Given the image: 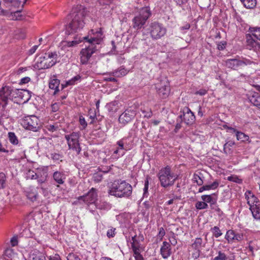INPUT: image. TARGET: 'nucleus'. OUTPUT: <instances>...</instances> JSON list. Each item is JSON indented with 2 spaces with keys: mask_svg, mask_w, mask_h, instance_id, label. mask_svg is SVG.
Masks as SVG:
<instances>
[{
  "mask_svg": "<svg viewBox=\"0 0 260 260\" xmlns=\"http://www.w3.org/2000/svg\"><path fill=\"white\" fill-rule=\"evenodd\" d=\"M228 180L230 181H233L236 183H240L241 182V180L237 176H230L228 177Z\"/></svg>",
  "mask_w": 260,
  "mask_h": 260,
  "instance_id": "bf43d9fd",
  "label": "nucleus"
},
{
  "mask_svg": "<svg viewBox=\"0 0 260 260\" xmlns=\"http://www.w3.org/2000/svg\"><path fill=\"white\" fill-rule=\"evenodd\" d=\"M218 255L213 260H232L222 251L219 250L217 252Z\"/></svg>",
  "mask_w": 260,
  "mask_h": 260,
  "instance_id": "49530a36",
  "label": "nucleus"
},
{
  "mask_svg": "<svg viewBox=\"0 0 260 260\" xmlns=\"http://www.w3.org/2000/svg\"><path fill=\"white\" fill-rule=\"evenodd\" d=\"M80 136L79 132H75L65 135V139L67 140L69 149L75 152L77 154H79L81 151L79 142Z\"/></svg>",
  "mask_w": 260,
  "mask_h": 260,
  "instance_id": "6e6552de",
  "label": "nucleus"
},
{
  "mask_svg": "<svg viewBox=\"0 0 260 260\" xmlns=\"http://www.w3.org/2000/svg\"><path fill=\"white\" fill-rule=\"evenodd\" d=\"M150 37L153 40H157L161 39L167 34V28L164 25L157 22L151 23L148 28Z\"/></svg>",
  "mask_w": 260,
  "mask_h": 260,
  "instance_id": "0eeeda50",
  "label": "nucleus"
},
{
  "mask_svg": "<svg viewBox=\"0 0 260 260\" xmlns=\"http://www.w3.org/2000/svg\"><path fill=\"white\" fill-rule=\"evenodd\" d=\"M226 42L225 41H221L217 44V49L219 50H223L225 48Z\"/></svg>",
  "mask_w": 260,
  "mask_h": 260,
  "instance_id": "e2e57ef3",
  "label": "nucleus"
},
{
  "mask_svg": "<svg viewBox=\"0 0 260 260\" xmlns=\"http://www.w3.org/2000/svg\"><path fill=\"white\" fill-rule=\"evenodd\" d=\"M6 181V175L3 172L0 173V189H3L5 187V183Z\"/></svg>",
  "mask_w": 260,
  "mask_h": 260,
  "instance_id": "8fccbe9b",
  "label": "nucleus"
},
{
  "mask_svg": "<svg viewBox=\"0 0 260 260\" xmlns=\"http://www.w3.org/2000/svg\"><path fill=\"white\" fill-rule=\"evenodd\" d=\"M107 235L109 238L114 237L115 235V229H110L108 230Z\"/></svg>",
  "mask_w": 260,
  "mask_h": 260,
  "instance_id": "69168bd1",
  "label": "nucleus"
},
{
  "mask_svg": "<svg viewBox=\"0 0 260 260\" xmlns=\"http://www.w3.org/2000/svg\"><path fill=\"white\" fill-rule=\"evenodd\" d=\"M85 11L82 5H77L73 8L71 20L66 25V34L67 35L79 33L85 25Z\"/></svg>",
  "mask_w": 260,
  "mask_h": 260,
  "instance_id": "f257e3e1",
  "label": "nucleus"
},
{
  "mask_svg": "<svg viewBox=\"0 0 260 260\" xmlns=\"http://www.w3.org/2000/svg\"><path fill=\"white\" fill-rule=\"evenodd\" d=\"M136 114V111L135 110L127 109L119 115L118 121L120 124L124 126L134 119Z\"/></svg>",
  "mask_w": 260,
  "mask_h": 260,
  "instance_id": "4468645a",
  "label": "nucleus"
},
{
  "mask_svg": "<svg viewBox=\"0 0 260 260\" xmlns=\"http://www.w3.org/2000/svg\"><path fill=\"white\" fill-rule=\"evenodd\" d=\"M188 1V0H174V2L176 3L177 5L182 7L187 3Z\"/></svg>",
  "mask_w": 260,
  "mask_h": 260,
  "instance_id": "0e129e2a",
  "label": "nucleus"
},
{
  "mask_svg": "<svg viewBox=\"0 0 260 260\" xmlns=\"http://www.w3.org/2000/svg\"><path fill=\"white\" fill-rule=\"evenodd\" d=\"M60 104L59 103H55L51 105L52 111L55 112L57 111L59 109Z\"/></svg>",
  "mask_w": 260,
  "mask_h": 260,
  "instance_id": "338daca9",
  "label": "nucleus"
},
{
  "mask_svg": "<svg viewBox=\"0 0 260 260\" xmlns=\"http://www.w3.org/2000/svg\"><path fill=\"white\" fill-rule=\"evenodd\" d=\"M132 242L131 243V247L132 251H144V247L140 243V241L138 240L137 235H135L132 238Z\"/></svg>",
  "mask_w": 260,
  "mask_h": 260,
  "instance_id": "b1692460",
  "label": "nucleus"
},
{
  "mask_svg": "<svg viewBox=\"0 0 260 260\" xmlns=\"http://www.w3.org/2000/svg\"><path fill=\"white\" fill-rule=\"evenodd\" d=\"M160 254L164 258H168L171 254V245L167 242L164 241L160 248Z\"/></svg>",
  "mask_w": 260,
  "mask_h": 260,
  "instance_id": "412c9836",
  "label": "nucleus"
},
{
  "mask_svg": "<svg viewBox=\"0 0 260 260\" xmlns=\"http://www.w3.org/2000/svg\"><path fill=\"white\" fill-rule=\"evenodd\" d=\"M21 125L26 129L36 132L41 128L39 118L34 115L24 117L21 119Z\"/></svg>",
  "mask_w": 260,
  "mask_h": 260,
  "instance_id": "39448f33",
  "label": "nucleus"
},
{
  "mask_svg": "<svg viewBox=\"0 0 260 260\" xmlns=\"http://www.w3.org/2000/svg\"><path fill=\"white\" fill-rule=\"evenodd\" d=\"M128 72L129 71L126 69L125 68L121 67L117 70H115L113 72L110 73V75L116 76L117 77H121L127 74Z\"/></svg>",
  "mask_w": 260,
  "mask_h": 260,
  "instance_id": "c85d7f7f",
  "label": "nucleus"
},
{
  "mask_svg": "<svg viewBox=\"0 0 260 260\" xmlns=\"http://www.w3.org/2000/svg\"><path fill=\"white\" fill-rule=\"evenodd\" d=\"M79 122L80 125L82 126L81 129H85L86 127L87 123L85 121V118L82 116H81L79 117Z\"/></svg>",
  "mask_w": 260,
  "mask_h": 260,
  "instance_id": "052dcab7",
  "label": "nucleus"
},
{
  "mask_svg": "<svg viewBox=\"0 0 260 260\" xmlns=\"http://www.w3.org/2000/svg\"><path fill=\"white\" fill-rule=\"evenodd\" d=\"M234 145H235V142L232 141H229L228 142H226L225 144H224V145L223 146L224 153H225V154H228L229 153L228 149H229V150H230V147L233 146Z\"/></svg>",
  "mask_w": 260,
  "mask_h": 260,
  "instance_id": "3c124183",
  "label": "nucleus"
},
{
  "mask_svg": "<svg viewBox=\"0 0 260 260\" xmlns=\"http://www.w3.org/2000/svg\"><path fill=\"white\" fill-rule=\"evenodd\" d=\"M244 6L247 9H253L256 5V0H240Z\"/></svg>",
  "mask_w": 260,
  "mask_h": 260,
  "instance_id": "4c0bfd02",
  "label": "nucleus"
},
{
  "mask_svg": "<svg viewBox=\"0 0 260 260\" xmlns=\"http://www.w3.org/2000/svg\"><path fill=\"white\" fill-rule=\"evenodd\" d=\"M67 260H81L76 253L71 252L67 256Z\"/></svg>",
  "mask_w": 260,
  "mask_h": 260,
  "instance_id": "4d7b16f0",
  "label": "nucleus"
},
{
  "mask_svg": "<svg viewBox=\"0 0 260 260\" xmlns=\"http://www.w3.org/2000/svg\"><path fill=\"white\" fill-rule=\"evenodd\" d=\"M183 114L180 116L183 121L187 125H191L195 121L194 113L188 107H185L183 110Z\"/></svg>",
  "mask_w": 260,
  "mask_h": 260,
  "instance_id": "dca6fc26",
  "label": "nucleus"
},
{
  "mask_svg": "<svg viewBox=\"0 0 260 260\" xmlns=\"http://www.w3.org/2000/svg\"><path fill=\"white\" fill-rule=\"evenodd\" d=\"M235 231L232 230H228L225 235V239L228 241L229 243L234 242V238L235 235Z\"/></svg>",
  "mask_w": 260,
  "mask_h": 260,
  "instance_id": "37998d69",
  "label": "nucleus"
},
{
  "mask_svg": "<svg viewBox=\"0 0 260 260\" xmlns=\"http://www.w3.org/2000/svg\"><path fill=\"white\" fill-rule=\"evenodd\" d=\"M62 156L61 154L57 153H52L50 154V158L54 161H62Z\"/></svg>",
  "mask_w": 260,
  "mask_h": 260,
  "instance_id": "864d4df0",
  "label": "nucleus"
},
{
  "mask_svg": "<svg viewBox=\"0 0 260 260\" xmlns=\"http://www.w3.org/2000/svg\"><path fill=\"white\" fill-rule=\"evenodd\" d=\"M219 184V181L216 180L211 184L203 185L199 189V192H202L205 190H210L217 188Z\"/></svg>",
  "mask_w": 260,
  "mask_h": 260,
  "instance_id": "a878e982",
  "label": "nucleus"
},
{
  "mask_svg": "<svg viewBox=\"0 0 260 260\" xmlns=\"http://www.w3.org/2000/svg\"><path fill=\"white\" fill-rule=\"evenodd\" d=\"M250 63V61L246 59L240 60L238 58L228 59L225 61V65L232 70H237L239 68Z\"/></svg>",
  "mask_w": 260,
  "mask_h": 260,
  "instance_id": "ddd939ff",
  "label": "nucleus"
},
{
  "mask_svg": "<svg viewBox=\"0 0 260 260\" xmlns=\"http://www.w3.org/2000/svg\"><path fill=\"white\" fill-rule=\"evenodd\" d=\"M246 36L247 46L249 49H256L257 46L259 47V43L252 38L251 35L247 34Z\"/></svg>",
  "mask_w": 260,
  "mask_h": 260,
  "instance_id": "393cba45",
  "label": "nucleus"
},
{
  "mask_svg": "<svg viewBox=\"0 0 260 260\" xmlns=\"http://www.w3.org/2000/svg\"><path fill=\"white\" fill-rule=\"evenodd\" d=\"M10 118L7 112L4 111L3 113L0 115V124L1 125H7L9 124Z\"/></svg>",
  "mask_w": 260,
  "mask_h": 260,
  "instance_id": "72a5a7b5",
  "label": "nucleus"
},
{
  "mask_svg": "<svg viewBox=\"0 0 260 260\" xmlns=\"http://www.w3.org/2000/svg\"><path fill=\"white\" fill-rule=\"evenodd\" d=\"M14 94V90L9 86H4L0 89V107L5 108L9 101L12 100L11 94Z\"/></svg>",
  "mask_w": 260,
  "mask_h": 260,
  "instance_id": "f8f14e48",
  "label": "nucleus"
},
{
  "mask_svg": "<svg viewBox=\"0 0 260 260\" xmlns=\"http://www.w3.org/2000/svg\"><path fill=\"white\" fill-rule=\"evenodd\" d=\"M205 243H204L203 239L201 238H196L191 244V247L194 249H199L205 246Z\"/></svg>",
  "mask_w": 260,
  "mask_h": 260,
  "instance_id": "c756f323",
  "label": "nucleus"
},
{
  "mask_svg": "<svg viewBox=\"0 0 260 260\" xmlns=\"http://www.w3.org/2000/svg\"><path fill=\"white\" fill-rule=\"evenodd\" d=\"M60 84V80L57 79H51L49 83V88L54 90L53 94H55L59 91V85Z\"/></svg>",
  "mask_w": 260,
  "mask_h": 260,
  "instance_id": "cd10ccee",
  "label": "nucleus"
},
{
  "mask_svg": "<svg viewBox=\"0 0 260 260\" xmlns=\"http://www.w3.org/2000/svg\"><path fill=\"white\" fill-rule=\"evenodd\" d=\"M49 260H61V258L58 254H55L50 256Z\"/></svg>",
  "mask_w": 260,
  "mask_h": 260,
  "instance_id": "774afa93",
  "label": "nucleus"
},
{
  "mask_svg": "<svg viewBox=\"0 0 260 260\" xmlns=\"http://www.w3.org/2000/svg\"><path fill=\"white\" fill-rule=\"evenodd\" d=\"M249 31L252 35L257 40H260V27H250Z\"/></svg>",
  "mask_w": 260,
  "mask_h": 260,
  "instance_id": "c03bdc74",
  "label": "nucleus"
},
{
  "mask_svg": "<svg viewBox=\"0 0 260 260\" xmlns=\"http://www.w3.org/2000/svg\"><path fill=\"white\" fill-rule=\"evenodd\" d=\"M14 9L15 8H13L12 9V10H11V14H12V17H14V18H16V19H12L10 17H7L8 18H9V19L10 20H20L21 19V17H22V15L21 14V11H14Z\"/></svg>",
  "mask_w": 260,
  "mask_h": 260,
  "instance_id": "a18cd8bd",
  "label": "nucleus"
},
{
  "mask_svg": "<svg viewBox=\"0 0 260 260\" xmlns=\"http://www.w3.org/2000/svg\"><path fill=\"white\" fill-rule=\"evenodd\" d=\"M157 177L161 186L165 188L173 185L178 178V176L172 171L169 166L162 168L159 171Z\"/></svg>",
  "mask_w": 260,
  "mask_h": 260,
  "instance_id": "20e7f679",
  "label": "nucleus"
},
{
  "mask_svg": "<svg viewBox=\"0 0 260 260\" xmlns=\"http://www.w3.org/2000/svg\"><path fill=\"white\" fill-rule=\"evenodd\" d=\"M96 33L98 34L96 37H91L90 39L87 37H83V39L88 42L89 45L80 51V62L82 64L87 63L92 55L98 51L97 45L102 42V31L101 28H100Z\"/></svg>",
  "mask_w": 260,
  "mask_h": 260,
  "instance_id": "f03ea898",
  "label": "nucleus"
},
{
  "mask_svg": "<svg viewBox=\"0 0 260 260\" xmlns=\"http://www.w3.org/2000/svg\"><path fill=\"white\" fill-rule=\"evenodd\" d=\"M251 211L253 217L257 220H260V203L253 207L249 208Z\"/></svg>",
  "mask_w": 260,
  "mask_h": 260,
  "instance_id": "473e14b6",
  "label": "nucleus"
},
{
  "mask_svg": "<svg viewBox=\"0 0 260 260\" xmlns=\"http://www.w3.org/2000/svg\"><path fill=\"white\" fill-rule=\"evenodd\" d=\"M31 256V260H46L45 254L40 251H35Z\"/></svg>",
  "mask_w": 260,
  "mask_h": 260,
  "instance_id": "a19ab883",
  "label": "nucleus"
},
{
  "mask_svg": "<svg viewBox=\"0 0 260 260\" xmlns=\"http://www.w3.org/2000/svg\"><path fill=\"white\" fill-rule=\"evenodd\" d=\"M81 79V76L79 75H77L75 77H73L70 80L67 81L64 85H62V87L64 88L68 86L75 85L78 81Z\"/></svg>",
  "mask_w": 260,
  "mask_h": 260,
  "instance_id": "58836bf2",
  "label": "nucleus"
},
{
  "mask_svg": "<svg viewBox=\"0 0 260 260\" xmlns=\"http://www.w3.org/2000/svg\"><path fill=\"white\" fill-rule=\"evenodd\" d=\"M89 118L91 119L90 124L93 123L96 117V114L95 110H93L92 109H90L88 111Z\"/></svg>",
  "mask_w": 260,
  "mask_h": 260,
  "instance_id": "6e6d98bb",
  "label": "nucleus"
},
{
  "mask_svg": "<svg viewBox=\"0 0 260 260\" xmlns=\"http://www.w3.org/2000/svg\"><path fill=\"white\" fill-rule=\"evenodd\" d=\"M82 42V40L80 39H77L75 38V40L71 41H63L62 42L63 47H72L77 46L80 43Z\"/></svg>",
  "mask_w": 260,
  "mask_h": 260,
  "instance_id": "c9c22d12",
  "label": "nucleus"
},
{
  "mask_svg": "<svg viewBox=\"0 0 260 260\" xmlns=\"http://www.w3.org/2000/svg\"><path fill=\"white\" fill-rule=\"evenodd\" d=\"M143 251H133V256L135 258V260H144V258L141 253Z\"/></svg>",
  "mask_w": 260,
  "mask_h": 260,
  "instance_id": "5fc2aeb1",
  "label": "nucleus"
},
{
  "mask_svg": "<svg viewBox=\"0 0 260 260\" xmlns=\"http://www.w3.org/2000/svg\"><path fill=\"white\" fill-rule=\"evenodd\" d=\"M107 108L109 112H116L118 109V102H112L107 105Z\"/></svg>",
  "mask_w": 260,
  "mask_h": 260,
  "instance_id": "ea45409f",
  "label": "nucleus"
},
{
  "mask_svg": "<svg viewBox=\"0 0 260 260\" xmlns=\"http://www.w3.org/2000/svg\"><path fill=\"white\" fill-rule=\"evenodd\" d=\"M203 178V174L201 172H199V174L194 173L193 175L192 181L196 183L198 185L202 186L204 183Z\"/></svg>",
  "mask_w": 260,
  "mask_h": 260,
  "instance_id": "e433bc0d",
  "label": "nucleus"
},
{
  "mask_svg": "<svg viewBox=\"0 0 260 260\" xmlns=\"http://www.w3.org/2000/svg\"><path fill=\"white\" fill-rule=\"evenodd\" d=\"M48 167H43L37 169V178L43 177L47 178L48 177Z\"/></svg>",
  "mask_w": 260,
  "mask_h": 260,
  "instance_id": "2f4dec72",
  "label": "nucleus"
},
{
  "mask_svg": "<svg viewBox=\"0 0 260 260\" xmlns=\"http://www.w3.org/2000/svg\"><path fill=\"white\" fill-rule=\"evenodd\" d=\"M236 138L237 140L241 141L243 142H248V143H251V141L248 135L240 131L239 132H237Z\"/></svg>",
  "mask_w": 260,
  "mask_h": 260,
  "instance_id": "f704fd0d",
  "label": "nucleus"
},
{
  "mask_svg": "<svg viewBox=\"0 0 260 260\" xmlns=\"http://www.w3.org/2000/svg\"><path fill=\"white\" fill-rule=\"evenodd\" d=\"M16 255V253L12 248H8L5 249L3 254V257L5 260L12 259Z\"/></svg>",
  "mask_w": 260,
  "mask_h": 260,
  "instance_id": "7c9ffc66",
  "label": "nucleus"
},
{
  "mask_svg": "<svg viewBox=\"0 0 260 260\" xmlns=\"http://www.w3.org/2000/svg\"><path fill=\"white\" fill-rule=\"evenodd\" d=\"M243 239V235L242 234L235 233L234 242H239Z\"/></svg>",
  "mask_w": 260,
  "mask_h": 260,
  "instance_id": "680f3d73",
  "label": "nucleus"
},
{
  "mask_svg": "<svg viewBox=\"0 0 260 260\" xmlns=\"http://www.w3.org/2000/svg\"><path fill=\"white\" fill-rule=\"evenodd\" d=\"M20 4V0H0V16L12 18L11 10ZM14 19H16L14 18Z\"/></svg>",
  "mask_w": 260,
  "mask_h": 260,
  "instance_id": "423d86ee",
  "label": "nucleus"
},
{
  "mask_svg": "<svg viewBox=\"0 0 260 260\" xmlns=\"http://www.w3.org/2000/svg\"><path fill=\"white\" fill-rule=\"evenodd\" d=\"M46 128L51 132L57 131L59 129L57 124H48L46 126Z\"/></svg>",
  "mask_w": 260,
  "mask_h": 260,
  "instance_id": "13d9d810",
  "label": "nucleus"
},
{
  "mask_svg": "<svg viewBox=\"0 0 260 260\" xmlns=\"http://www.w3.org/2000/svg\"><path fill=\"white\" fill-rule=\"evenodd\" d=\"M132 185L125 180H115L109 186L108 193L118 198H128L132 194Z\"/></svg>",
  "mask_w": 260,
  "mask_h": 260,
  "instance_id": "7ed1b4c3",
  "label": "nucleus"
},
{
  "mask_svg": "<svg viewBox=\"0 0 260 260\" xmlns=\"http://www.w3.org/2000/svg\"><path fill=\"white\" fill-rule=\"evenodd\" d=\"M124 140L125 138H123L116 142L117 145H118V148L114 151L113 155H118L117 157L115 158H119L120 156H123L124 154V152H121L120 150H125L124 147Z\"/></svg>",
  "mask_w": 260,
  "mask_h": 260,
  "instance_id": "5701e85b",
  "label": "nucleus"
},
{
  "mask_svg": "<svg viewBox=\"0 0 260 260\" xmlns=\"http://www.w3.org/2000/svg\"><path fill=\"white\" fill-rule=\"evenodd\" d=\"M245 196L247 200V203L249 206V208H251L258 203H260V201L258 198L250 190H247L245 192Z\"/></svg>",
  "mask_w": 260,
  "mask_h": 260,
  "instance_id": "a211bd4d",
  "label": "nucleus"
},
{
  "mask_svg": "<svg viewBox=\"0 0 260 260\" xmlns=\"http://www.w3.org/2000/svg\"><path fill=\"white\" fill-rule=\"evenodd\" d=\"M54 180L59 184H62L64 182L66 177L64 174L59 171H55L53 174Z\"/></svg>",
  "mask_w": 260,
  "mask_h": 260,
  "instance_id": "bb28decb",
  "label": "nucleus"
},
{
  "mask_svg": "<svg viewBox=\"0 0 260 260\" xmlns=\"http://www.w3.org/2000/svg\"><path fill=\"white\" fill-rule=\"evenodd\" d=\"M211 231L212 233L213 236H214L215 238H218L222 235L221 230L217 226H215L213 228H212L211 229Z\"/></svg>",
  "mask_w": 260,
  "mask_h": 260,
  "instance_id": "de8ad7c7",
  "label": "nucleus"
},
{
  "mask_svg": "<svg viewBox=\"0 0 260 260\" xmlns=\"http://www.w3.org/2000/svg\"><path fill=\"white\" fill-rule=\"evenodd\" d=\"M249 102L260 109V95L258 92L252 91L248 95Z\"/></svg>",
  "mask_w": 260,
  "mask_h": 260,
  "instance_id": "4be33fe9",
  "label": "nucleus"
},
{
  "mask_svg": "<svg viewBox=\"0 0 260 260\" xmlns=\"http://www.w3.org/2000/svg\"><path fill=\"white\" fill-rule=\"evenodd\" d=\"M57 55L56 52H49L38 61V67L40 69H48L56 63Z\"/></svg>",
  "mask_w": 260,
  "mask_h": 260,
  "instance_id": "9b49d317",
  "label": "nucleus"
},
{
  "mask_svg": "<svg viewBox=\"0 0 260 260\" xmlns=\"http://www.w3.org/2000/svg\"><path fill=\"white\" fill-rule=\"evenodd\" d=\"M14 92V94L15 93L17 97L21 100L22 103L28 102L30 98V95L27 90L17 89Z\"/></svg>",
  "mask_w": 260,
  "mask_h": 260,
  "instance_id": "aec40b11",
  "label": "nucleus"
},
{
  "mask_svg": "<svg viewBox=\"0 0 260 260\" xmlns=\"http://www.w3.org/2000/svg\"><path fill=\"white\" fill-rule=\"evenodd\" d=\"M38 188L34 186H29L25 190V193L27 198L31 202H35L38 198Z\"/></svg>",
  "mask_w": 260,
  "mask_h": 260,
  "instance_id": "f3484780",
  "label": "nucleus"
},
{
  "mask_svg": "<svg viewBox=\"0 0 260 260\" xmlns=\"http://www.w3.org/2000/svg\"><path fill=\"white\" fill-rule=\"evenodd\" d=\"M157 94L162 99H167L170 95L171 87L168 80H161L155 84Z\"/></svg>",
  "mask_w": 260,
  "mask_h": 260,
  "instance_id": "9d476101",
  "label": "nucleus"
},
{
  "mask_svg": "<svg viewBox=\"0 0 260 260\" xmlns=\"http://www.w3.org/2000/svg\"><path fill=\"white\" fill-rule=\"evenodd\" d=\"M26 178L29 179H37V173L32 170H29L26 173Z\"/></svg>",
  "mask_w": 260,
  "mask_h": 260,
  "instance_id": "603ef678",
  "label": "nucleus"
},
{
  "mask_svg": "<svg viewBox=\"0 0 260 260\" xmlns=\"http://www.w3.org/2000/svg\"><path fill=\"white\" fill-rule=\"evenodd\" d=\"M195 207L198 210L207 209L208 205L204 201H198L195 204Z\"/></svg>",
  "mask_w": 260,
  "mask_h": 260,
  "instance_id": "09e8293b",
  "label": "nucleus"
},
{
  "mask_svg": "<svg viewBox=\"0 0 260 260\" xmlns=\"http://www.w3.org/2000/svg\"><path fill=\"white\" fill-rule=\"evenodd\" d=\"M150 15L151 12L148 8L142 9L139 14L135 16L132 20L133 27L137 29L141 28Z\"/></svg>",
  "mask_w": 260,
  "mask_h": 260,
  "instance_id": "1a4fd4ad",
  "label": "nucleus"
},
{
  "mask_svg": "<svg viewBox=\"0 0 260 260\" xmlns=\"http://www.w3.org/2000/svg\"><path fill=\"white\" fill-rule=\"evenodd\" d=\"M97 198L96 190L92 187L86 194L79 197L78 200H82L86 204L89 205L94 203L97 200Z\"/></svg>",
  "mask_w": 260,
  "mask_h": 260,
  "instance_id": "2eb2a0df",
  "label": "nucleus"
},
{
  "mask_svg": "<svg viewBox=\"0 0 260 260\" xmlns=\"http://www.w3.org/2000/svg\"><path fill=\"white\" fill-rule=\"evenodd\" d=\"M201 199L204 201L206 204H210L211 209H213V205H214L217 202V194L215 193L211 194H204L201 196Z\"/></svg>",
  "mask_w": 260,
  "mask_h": 260,
  "instance_id": "6ab92c4d",
  "label": "nucleus"
},
{
  "mask_svg": "<svg viewBox=\"0 0 260 260\" xmlns=\"http://www.w3.org/2000/svg\"><path fill=\"white\" fill-rule=\"evenodd\" d=\"M8 138L10 142L14 145H17L19 143L18 138L14 132L8 133Z\"/></svg>",
  "mask_w": 260,
  "mask_h": 260,
  "instance_id": "79ce46f5",
  "label": "nucleus"
}]
</instances>
